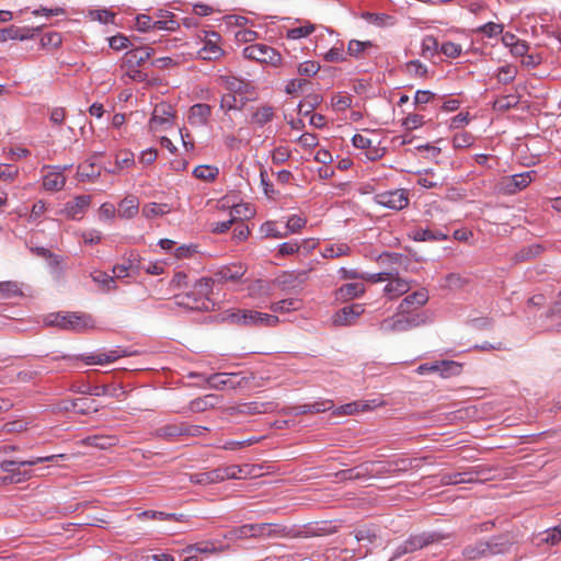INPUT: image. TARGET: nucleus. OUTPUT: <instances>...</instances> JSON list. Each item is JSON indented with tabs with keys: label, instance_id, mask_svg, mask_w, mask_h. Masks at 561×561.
<instances>
[{
	"label": "nucleus",
	"instance_id": "f257e3e1",
	"mask_svg": "<svg viewBox=\"0 0 561 561\" xmlns=\"http://www.w3.org/2000/svg\"><path fill=\"white\" fill-rule=\"evenodd\" d=\"M428 317L426 313H408L397 309L392 317L383 319L379 323V331L385 334L400 333L426 324Z\"/></svg>",
	"mask_w": 561,
	"mask_h": 561
},
{
	"label": "nucleus",
	"instance_id": "f03ea898",
	"mask_svg": "<svg viewBox=\"0 0 561 561\" xmlns=\"http://www.w3.org/2000/svg\"><path fill=\"white\" fill-rule=\"evenodd\" d=\"M512 543L503 537H495L488 541H477L472 545H468L462 550V556L467 560H478L483 558H490L496 554L506 553Z\"/></svg>",
	"mask_w": 561,
	"mask_h": 561
},
{
	"label": "nucleus",
	"instance_id": "7ed1b4c3",
	"mask_svg": "<svg viewBox=\"0 0 561 561\" xmlns=\"http://www.w3.org/2000/svg\"><path fill=\"white\" fill-rule=\"evenodd\" d=\"M226 320L244 327H276L279 323V319L275 314L247 309H237L229 312Z\"/></svg>",
	"mask_w": 561,
	"mask_h": 561
},
{
	"label": "nucleus",
	"instance_id": "20e7f679",
	"mask_svg": "<svg viewBox=\"0 0 561 561\" xmlns=\"http://www.w3.org/2000/svg\"><path fill=\"white\" fill-rule=\"evenodd\" d=\"M66 458V455L58 454V455H50L45 457H33L27 460H4L0 463L1 471L9 473L10 481L11 482H21L27 478L31 477V474L27 471L22 472L20 470L21 467L25 466H35L37 463L42 462H57L58 459Z\"/></svg>",
	"mask_w": 561,
	"mask_h": 561
},
{
	"label": "nucleus",
	"instance_id": "39448f33",
	"mask_svg": "<svg viewBox=\"0 0 561 561\" xmlns=\"http://www.w3.org/2000/svg\"><path fill=\"white\" fill-rule=\"evenodd\" d=\"M243 56L247 59L255 60L260 64L277 67L282 64L280 54L266 44H252L243 49Z\"/></svg>",
	"mask_w": 561,
	"mask_h": 561
},
{
	"label": "nucleus",
	"instance_id": "423d86ee",
	"mask_svg": "<svg viewBox=\"0 0 561 561\" xmlns=\"http://www.w3.org/2000/svg\"><path fill=\"white\" fill-rule=\"evenodd\" d=\"M174 111L171 104L161 102L153 108L149 127L152 131L165 130L173 125Z\"/></svg>",
	"mask_w": 561,
	"mask_h": 561
},
{
	"label": "nucleus",
	"instance_id": "0eeeda50",
	"mask_svg": "<svg viewBox=\"0 0 561 561\" xmlns=\"http://www.w3.org/2000/svg\"><path fill=\"white\" fill-rule=\"evenodd\" d=\"M203 46L197 51V58L202 60H217L224 55L220 46V35L217 32H205Z\"/></svg>",
	"mask_w": 561,
	"mask_h": 561
},
{
	"label": "nucleus",
	"instance_id": "6e6552de",
	"mask_svg": "<svg viewBox=\"0 0 561 561\" xmlns=\"http://www.w3.org/2000/svg\"><path fill=\"white\" fill-rule=\"evenodd\" d=\"M375 202L386 208L401 210L408 206L409 197L407 191L394 190L376 194Z\"/></svg>",
	"mask_w": 561,
	"mask_h": 561
},
{
	"label": "nucleus",
	"instance_id": "1a4fd4ad",
	"mask_svg": "<svg viewBox=\"0 0 561 561\" xmlns=\"http://www.w3.org/2000/svg\"><path fill=\"white\" fill-rule=\"evenodd\" d=\"M91 203L92 197L90 195H78L65 204L61 214L68 219L80 220L88 211Z\"/></svg>",
	"mask_w": 561,
	"mask_h": 561
},
{
	"label": "nucleus",
	"instance_id": "9d476101",
	"mask_svg": "<svg viewBox=\"0 0 561 561\" xmlns=\"http://www.w3.org/2000/svg\"><path fill=\"white\" fill-rule=\"evenodd\" d=\"M175 299L179 306L191 310L208 311L214 306L209 298H203L194 289L185 295H178Z\"/></svg>",
	"mask_w": 561,
	"mask_h": 561
},
{
	"label": "nucleus",
	"instance_id": "9b49d317",
	"mask_svg": "<svg viewBox=\"0 0 561 561\" xmlns=\"http://www.w3.org/2000/svg\"><path fill=\"white\" fill-rule=\"evenodd\" d=\"M447 535H443L440 533H423L420 535L411 536L404 542L408 546L409 552H414L430 545L440 542L444 539H447Z\"/></svg>",
	"mask_w": 561,
	"mask_h": 561
},
{
	"label": "nucleus",
	"instance_id": "f8f14e48",
	"mask_svg": "<svg viewBox=\"0 0 561 561\" xmlns=\"http://www.w3.org/2000/svg\"><path fill=\"white\" fill-rule=\"evenodd\" d=\"M410 289V280L401 277L398 272H392V275L389 277L383 288V293L389 299L392 300L407 294Z\"/></svg>",
	"mask_w": 561,
	"mask_h": 561
},
{
	"label": "nucleus",
	"instance_id": "ddd939ff",
	"mask_svg": "<svg viewBox=\"0 0 561 561\" xmlns=\"http://www.w3.org/2000/svg\"><path fill=\"white\" fill-rule=\"evenodd\" d=\"M365 311L364 305L353 304L351 306L343 307L333 317V323L340 327L353 325L356 319L362 316Z\"/></svg>",
	"mask_w": 561,
	"mask_h": 561
},
{
	"label": "nucleus",
	"instance_id": "4468645a",
	"mask_svg": "<svg viewBox=\"0 0 561 561\" xmlns=\"http://www.w3.org/2000/svg\"><path fill=\"white\" fill-rule=\"evenodd\" d=\"M42 30V26L36 27H18L11 25L7 28L0 30V43L8 39L26 41L34 38Z\"/></svg>",
	"mask_w": 561,
	"mask_h": 561
},
{
	"label": "nucleus",
	"instance_id": "2eb2a0df",
	"mask_svg": "<svg viewBox=\"0 0 561 561\" xmlns=\"http://www.w3.org/2000/svg\"><path fill=\"white\" fill-rule=\"evenodd\" d=\"M141 257L137 252L131 251L122 264L113 267L115 277L123 278L133 274H138L141 268Z\"/></svg>",
	"mask_w": 561,
	"mask_h": 561
},
{
	"label": "nucleus",
	"instance_id": "dca6fc26",
	"mask_svg": "<svg viewBox=\"0 0 561 561\" xmlns=\"http://www.w3.org/2000/svg\"><path fill=\"white\" fill-rule=\"evenodd\" d=\"M352 144L356 148L367 149L366 156L369 160H376L383 154V150L378 147V142L365 135L355 134Z\"/></svg>",
	"mask_w": 561,
	"mask_h": 561
},
{
	"label": "nucleus",
	"instance_id": "f3484780",
	"mask_svg": "<svg viewBox=\"0 0 561 561\" xmlns=\"http://www.w3.org/2000/svg\"><path fill=\"white\" fill-rule=\"evenodd\" d=\"M428 300L427 291L417 290L408 295L398 306L401 312L416 313L415 310L424 306Z\"/></svg>",
	"mask_w": 561,
	"mask_h": 561
},
{
	"label": "nucleus",
	"instance_id": "a211bd4d",
	"mask_svg": "<svg viewBox=\"0 0 561 561\" xmlns=\"http://www.w3.org/2000/svg\"><path fill=\"white\" fill-rule=\"evenodd\" d=\"M211 107L205 103L194 104L188 112L187 121L192 126L203 127L208 124Z\"/></svg>",
	"mask_w": 561,
	"mask_h": 561
},
{
	"label": "nucleus",
	"instance_id": "6ab92c4d",
	"mask_svg": "<svg viewBox=\"0 0 561 561\" xmlns=\"http://www.w3.org/2000/svg\"><path fill=\"white\" fill-rule=\"evenodd\" d=\"M127 356V353L123 350L115 348L105 352H96L87 355L84 360L88 365H105L115 362L116 359Z\"/></svg>",
	"mask_w": 561,
	"mask_h": 561
},
{
	"label": "nucleus",
	"instance_id": "aec40b11",
	"mask_svg": "<svg viewBox=\"0 0 561 561\" xmlns=\"http://www.w3.org/2000/svg\"><path fill=\"white\" fill-rule=\"evenodd\" d=\"M365 285L363 283H347L339 287L335 293V299L337 301H348L355 298H359L365 294Z\"/></svg>",
	"mask_w": 561,
	"mask_h": 561
},
{
	"label": "nucleus",
	"instance_id": "412c9836",
	"mask_svg": "<svg viewBox=\"0 0 561 561\" xmlns=\"http://www.w3.org/2000/svg\"><path fill=\"white\" fill-rule=\"evenodd\" d=\"M535 175L536 171H527L508 176L505 183L507 193L514 194L520 190L526 188L533 182Z\"/></svg>",
	"mask_w": 561,
	"mask_h": 561
},
{
	"label": "nucleus",
	"instance_id": "4be33fe9",
	"mask_svg": "<svg viewBox=\"0 0 561 561\" xmlns=\"http://www.w3.org/2000/svg\"><path fill=\"white\" fill-rule=\"evenodd\" d=\"M217 469L221 482L228 479H244L252 473V468L249 465H229Z\"/></svg>",
	"mask_w": 561,
	"mask_h": 561
},
{
	"label": "nucleus",
	"instance_id": "5701e85b",
	"mask_svg": "<svg viewBox=\"0 0 561 561\" xmlns=\"http://www.w3.org/2000/svg\"><path fill=\"white\" fill-rule=\"evenodd\" d=\"M237 374H213L207 378V383L210 388L222 390V389H236L240 382L234 381Z\"/></svg>",
	"mask_w": 561,
	"mask_h": 561
},
{
	"label": "nucleus",
	"instance_id": "b1692460",
	"mask_svg": "<svg viewBox=\"0 0 561 561\" xmlns=\"http://www.w3.org/2000/svg\"><path fill=\"white\" fill-rule=\"evenodd\" d=\"M334 408L331 400H320L313 403L300 404L293 408V414L295 416L307 414V413H321L330 411Z\"/></svg>",
	"mask_w": 561,
	"mask_h": 561
},
{
	"label": "nucleus",
	"instance_id": "393cba45",
	"mask_svg": "<svg viewBox=\"0 0 561 561\" xmlns=\"http://www.w3.org/2000/svg\"><path fill=\"white\" fill-rule=\"evenodd\" d=\"M409 237L417 242L444 241L448 236L442 231H433L431 229L414 228L409 232Z\"/></svg>",
	"mask_w": 561,
	"mask_h": 561
},
{
	"label": "nucleus",
	"instance_id": "a878e982",
	"mask_svg": "<svg viewBox=\"0 0 561 561\" xmlns=\"http://www.w3.org/2000/svg\"><path fill=\"white\" fill-rule=\"evenodd\" d=\"M66 184V176L58 168H53L47 174L44 175L43 186L47 191H60Z\"/></svg>",
	"mask_w": 561,
	"mask_h": 561
},
{
	"label": "nucleus",
	"instance_id": "bb28decb",
	"mask_svg": "<svg viewBox=\"0 0 561 561\" xmlns=\"http://www.w3.org/2000/svg\"><path fill=\"white\" fill-rule=\"evenodd\" d=\"M152 51L149 47L131 49L125 54V62L129 68L139 67L151 57Z\"/></svg>",
	"mask_w": 561,
	"mask_h": 561
},
{
	"label": "nucleus",
	"instance_id": "cd10ccee",
	"mask_svg": "<svg viewBox=\"0 0 561 561\" xmlns=\"http://www.w3.org/2000/svg\"><path fill=\"white\" fill-rule=\"evenodd\" d=\"M94 327V320L91 316L84 313H69L68 329L70 331L82 332Z\"/></svg>",
	"mask_w": 561,
	"mask_h": 561
},
{
	"label": "nucleus",
	"instance_id": "c85d7f7f",
	"mask_svg": "<svg viewBox=\"0 0 561 561\" xmlns=\"http://www.w3.org/2000/svg\"><path fill=\"white\" fill-rule=\"evenodd\" d=\"M158 20L154 22V27L161 31L174 32L180 27V23L174 19V14L167 10H159L157 12Z\"/></svg>",
	"mask_w": 561,
	"mask_h": 561
},
{
	"label": "nucleus",
	"instance_id": "c756f323",
	"mask_svg": "<svg viewBox=\"0 0 561 561\" xmlns=\"http://www.w3.org/2000/svg\"><path fill=\"white\" fill-rule=\"evenodd\" d=\"M351 253V247L344 242L327 243L321 250V256L324 259H337Z\"/></svg>",
	"mask_w": 561,
	"mask_h": 561
},
{
	"label": "nucleus",
	"instance_id": "7c9ffc66",
	"mask_svg": "<svg viewBox=\"0 0 561 561\" xmlns=\"http://www.w3.org/2000/svg\"><path fill=\"white\" fill-rule=\"evenodd\" d=\"M139 210V202L135 196H128L118 204V216L125 219L134 218Z\"/></svg>",
	"mask_w": 561,
	"mask_h": 561
},
{
	"label": "nucleus",
	"instance_id": "2f4dec72",
	"mask_svg": "<svg viewBox=\"0 0 561 561\" xmlns=\"http://www.w3.org/2000/svg\"><path fill=\"white\" fill-rule=\"evenodd\" d=\"M244 268L241 265L224 266L215 273L218 282H236L244 274Z\"/></svg>",
	"mask_w": 561,
	"mask_h": 561
},
{
	"label": "nucleus",
	"instance_id": "473e14b6",
	"mask_svg": "<svg viewBox=\"0 0 561 561\" xmlns=\"http://www.w3.org/2000/svg\"><path fill=\"white\" fill-rule=\"evenodd\" d=\"M82 443L99 449H107L118 443V438L114 435H92L85 437Z\"/></svg>",
	"mask_w": 561,
	"mask_h": 561
},
{
	"label": "nucleus",
	"instance_id": "72a5a7b5",
	"mask_svg": "<svg viewBox=\"0 0 561 561\" xmlns=\"http://www.w3.org/2000/svg\"><path fill=\"white\" fill-rule=\"evenodd\" d=\"M219 403V398L216 394H206L191 401L190 409L193 412H203L216 407Z\"/></svg>",
	"mask_w": 561,
	"mask_h": 561
},
{
	"label": "nucleus",
	"instance_id": "f704fd0d",
	"mask_svg": "<svg viewBox=\"0 0 561 561\" xmlns=\"http://www.w3.org/2000/svg\"><path fill=\"white\" fill-rule=\"evenodd\" d=\"M190 482L194 484L208 485L214 483H220V477L218 469H214L206 472H198L190 474Z\"/></svg>",
	"mask_w": 561,
	"mask_h": 561
},
{
	"label": "nucleus",
	"instance_id": "c9c22d12",
	"mask_svg": "<svg viewBox=\"0 0 561 561\" xmlns=\"http://www.w3.org/2000/svg\"><path fill=\"white\" fill-rule=\"evenodd\" d=\"M274 117V107L271 105L259 106L252 114V123L259 127H263Z\"/></svg>",
	"mask_w": 561,
	"mask_h": 561
},
{
	"label": "nucleus",
	"instance_id": "e433bc0d",
	"mask_svg": "<svg viewBox=\"0 0 561 561\" xmlns=\"http://www.w3.org/2000/svg\"><path fill=\"white\" fill-rule=\"evenodd\" d=\"M301 308V301L297 298L283 299L271 304L270 309L274 313H285L289 311L299 310Z\"/></svg>",
	"mask_w": 561,
	"mask_h": 561
},
{
	"label": "nucleus",
	"instance_id": "4c0bfd02",
	"mask_svg": "<svg viewBox=\"0 0 561 561\" xmlns=\"http://www.w3.org/2000/svg\"><path fill=\"white\" fill-rule=\"evenodd\" d=\"M378 537V529L375 526H364L355 531L356 541L363 542L365 547L374 543Z\"/></svg>",
	"mask_w": 561,
	"mask_h": 561
},
{
	"label": "nucleus",
	"instance_id": "58836bf2",
	"mask_svg": "<svg viewBox=\"0 0 561 561\" xmlns=\"http://www.w3.org/2000/svg\"><path fill=\"white\" fill-rule=\"evenodd\" d=\"M171 211V207L168 204L148 203L142 207V216L152 219L161 217Z\"/></svg>",
	"mask_w": 561,
	"mask_h": 561
},
{
	"label": "nucleus",
	"instance_id": "ea45409f",
	"mask_svg": "<svg viewBox=\"0 0 561 561\" xmlns=\"http://www.w3.org/2000/svg\"><path fill=\"white\" fill-rule=\"evenodd\" d=\"M247 102L244 96L234 93H226L220 101V107L225 111L241 110Z\"/></svg>",
	"mask_w": 561,
	"mask_h": 561
},
{
	"label": "nucleus",
	"instance_id": "a19ab883",
	"mask_svg": "<svg viewBox=\"0 0 561 561\" xmlns=\"http://www.w3.org/2000/svg\"><path fill=\"white\" fill-rule=\"evenodd\" d=\"M271 524L244 525L240 528L241 537H260L271 531Z\"/></svg>",
	"mask_w": 561,
	"mask_h": 561
},
{
	"label": "nucleus",
	"instance_id": "79ce46f5",
	"mask_svg": "<svg viewBox=\"0 0 561 561\" xmlns=\"http://www.w3.org/2000/svg\"><path fill=\"white\" fill-rule=\"evenodd\" d=\"M439 45L437 39L432 35H426L422 39L421 54L424 58H432L439 51Z\"/></svg>",
	"mask_w": 561,
	"mask_h": 561
},
{
	"label": "nucleus",
	"instance_id": "37998d69",
	"mask_svg": "<svg viewBox=\"0 0 561 561\" xmlns=\"http://www.w3.org/2000/svg\"><path fill=\"white\" fill-rule=\"evenodd\" d=\"M316 26L310 22H305L302 25L287 30L286 37L288 39H300L309 36Z\"/></svg>",
	"mask_w": 561,
	"mask_h": 561
},
{
	"label": "nucleus",
	"instance_id": "c03bdc74",
	"mask_svg": "<svg viewBox=\"0 0 561 561\" xmlns=\"http://www.w3.org/2000/svg\"><path fill=\"white\" fill-rule=\"evenodd\" d=\"M91 278L94 283H96L103 290L110 291L115 289V280L114 277L108 275L105 272L96 271L91 273Z\"/></svg>",
	"mask_w": 561,
	"mask_h": 561
},
{
	"label": "nucleus",
	"instance_id": "a18cd8bd",
	"mask_svg": "<svg viewBox=\"0 0 561 561\" xmlns=\"http://www.w3.org/2000/svg\"><path fill=\"white\" fill-rule=\"evenodd\" d=\"M460 371V365L454 360H438L437 371L443 378H448L453 375H457Z\"/></svg>",
	"mask_w": 561,
	"mask_h": 561
},
{
	"label": "nucleus",
	"instance_id": "49530a36",
	"mask_svg": "<svg viewBox=\"0 0 561 561\" xmlns=\"http://www.w3.org/2000/svg\"><path fill=\"white\" fill-rule=\"evenodd\" d=\"M355 551L348 548L337 550L336 548L328 549L325 552V561H346L353 559Z\"/></svg>",
	"mask_w": 561,
	"mask_h": 561
},
{
	"label": "nucleus",
	"instance_id": "de8ad7c7",
	"mask_svg": "<svg viewBox=\"0 0 561 561\" xmlns=\"http://www.w3.org/2000/svg\"><path fill=\"white\" fill-rule=\"evenodd\" d=\"M365 19L373 25L385 27L394 25V18L385 13H367Z\"/></svg>",
	"mask_w": 561,
	"mask_h": 561
},
{
	"label": "nucleus",
	"instance_id": "09e8293b",
	"mask_svg": "<svg viewBox=\"0 0 561 561\" xmlns=\"http://www.w3.org/2000/svg\"><path fill=\"white\" fill-rule=\"evenodd\" d=\"M373 47V43L369 41H357L351 39L347 45V55L353 56L355 58L360 57L367 48Z\"/></svg>",
	"mask_w": 561,
	"mask_h": 561
},
{
	"label": "nucleus",
	"instance_id": "8fccbe9b",
	"mask_svg": "<svg viewBox=\"0 0 561 561\" xmlns=\"http://www.w3.org/2000/svg\"><path fill=\"white\" fill-rule=\"evenodd\" d=\"M261 233L265 238H276L282 239L287 237V232L285 229L282 231L278 229L277 224L275 221H266L260 228Z\"/></svg>",
	"mask_w": 561,
	"mask_h": 561
},
{
	"label": "nucleus",
	"instance_id": "3c124183",
	"mask_svg": "<svg viewBox=\"0 0 561 561\" xmlns=\"http://www.w3.org/2000/svg\"><path fill=\"white\" fill-rule=\"evenodd\" d=\"M69 313H50L45 318V324L49 327H57L62 330L68 329Z\"/></svg>",
	"mask_w": 561,
	"mask_h": 561
},
{
	"label": "nucleus",
	"instance_id": "603ef678",
	"mask_svg": "<svg viewBox=\"0 0 561 561\" xmlns=\"http://www.w3.org/2000/svg\"><path fill=\"white\" fill-rule=\"evenodd\" d=\"M218 173V168L213 165H198L193 171L194 176L204 181L215 180Z\"/></svg>",
	"mask_w": 561,
	"mask_h": 561
},
{
	"label": "nucleus",
	"instance_id": "864d4df0",
	"mask_svg": "<svg viewBox=\"0 0 561 561\" xmlns=\"http://www.w3.org/2000/svg\"><path fill=\"white\" fill-rule=\"evenodd\" d=\"M78 176L81 181H90L100 176V170L93 163H83L78 167Z\"/></svg>",
	"mask_w": 561,
	"mask_h": 561
},
{
	"label": "nucleus",
	"instance_id": "5fc2aeb1",
	"mask_svg": "<svg viewBox=\"0 0 561 561\" xmlns=\"http://www.w3.org/2000/svg\"><path fill=\"white\" fill-rule=\"evenodd\" d=\"M307 224V219L299 215H291L288 217L285 226V232L287 236L289 233H296L301 230Z\"/></svg>",
	"mask_w": 561,
	"mask_h": 561
},
{
	"label": "nucleus",
	"instance_id": "6e6d98bb",
	"mask_svg": "<svg viewBox=\"0 0 561 561\" xmlns=\"http://www.w3.org/2000/svg\"><path fill=\"white\" fill-rule=\"evenodd\" d=\"M213 278L203 277L195 282L193 289L197 295L202 296L203 298H209V295L213 291Z\"/></svg>",
	"mask_w": 561,
	"mask_h": 561
},
{
	"label": "nucleus",
	"instance_id": "4d7b16f0",
	"mask_svg": "<svg viewBox=\"0 0 561 561\" xmlns=\"http://www.w3.org/2000/svg\"><path fill=\"white\" fill-rule=\"evenodd\" d=\"M517 75V68L512 65H505L497 69V80L501 83L507 84L512 82Z\"/></svg>",
	"mask_w": 561,
	"mask_h": 561
},
{
	"label": "nucleus",
	"instance_id": "13d9d810",
	"mask_svg": "<svg viewBox=\"0 0 561 561\" xmlns=\"http://www.w3.org/2000/svg\"><path fill=\"white\" fill-rule=\"evenodd\" d=\"M407 72L416 78H424L427 75V67L420 60H410L405 64Z\"/></svg>",
	"mask_w": 561,
	"mask_h": 561
},
{
	"label": "nucleus",
	"instance_id": "bf43d9fd",
	"mask_svg": "<svg viewBox=\"0 0 561 561\" xmlns=\"http://www.w3.org/2000/svg\"><path fill=\"white\" fill-rule=\"evenodd\" d=\"M89 16L93 21H98L102 24L114 23L115 13L106 9L91 10Z\"/></svg>",
	"mask_w": 561,
	"mask_h": 561
},
{
	"label": "nucleus",
	"instance_id": "052dcab7",
	"mask_svg": "<svg viewBox=\"0 0 561 561\" xmlns=\"http://www.w3.org/2000/svg\"><path fill=\"white\" fill-rule=\"evenodd\" d=\"M417 184L425 188H433L437 187L442 183L439 178H437L433 171L426 170L424 174H420Z\"/></svg>",
	"mask_w": 561,
	"mask_h": 561
},
{
	"label": "nucleus",
	"instance_id": "680f3d73",
	"mask_svg": "<svg viewBox=\"0 0 561 561\" xmlns=\"http://www.w3.org/2000/svg\"><path fill=\"white\" fill-rule=\"evenodd\" d=\"M469 473L467 472H448L443 473L440 477V482L444 484H459V483H466L470 481L469 478H467Z\"/></svg>",
	"mask_w": 561,
	"mask_h": 561
},
{
	"label": "nucleus",
	"instance_id": "e2e57ef3",
	"mask_svg": "<svg viewBox=\"0 0 561 561\" xmlns=\"http://www.w3.org/2000/svg\"><path fill=\"white\" fill-rule=\"evenodd\" d=\"M346 53L344 51L343 45L341 44L339 47L334 46L329 49L323 58L328 62H343L346 60Z\"/></svg>",
	"mask_w": 561,
	"mask_h": 561
},
{
	"label": "nucleus",
	"instance_id": "0e129e2a",
	"mask_svg": "<svg viewBox=\"0 0 561 561\" xmlns=\"http://www.w3.org/2000/svg\"><path fill=\"white\" fill-rule=\"evenodd\" d=\"M229 92L234 93L239 96H243L244 93L249 91L250 84L244 82L243 80L231 78L227 81Z\"/></svg>",
	"mask_w": 561,
	"mask_h": 561
},
{
	"label": "nucleus",
	"instance_id": "69168bd1",
	"mask_svg": "<svg viewBox=\"0 0 561 561\" xmlns=\"http://www.w3.org/2000/svg\"><path fill=\"white\" fill-rule=\"evenodd\" d=\"M21 290L14 282H2L0 283V299L11 298L19 296Z\"/></svg>",
	"mask_w": 561,
	"mask_h": 561
},
{
	"label": "nucleus",
	"instance_id": "338daca9",
	"mask_svg": "<svg viewBox=\"0 0 561 561\" xmlns=\"http://www.w3.org/2000/svg\"><path fill=\"white\" fill-rule=\"evenodd\" d=\"M61 35L57 32H49L42 36L41 45L45 48H57L61 45Z\"/></svg>",
	"mask_w": 561,
	"mask_h": 561
},
{
	"label": "nucleus",
	"instance_id": "774afa93",
	"mask_svg": "<svg viewBox=\"0 0 561 561\" xmlns=\"http://www.w3.org/2000/svg\"><path fill=\"white\" fill-rule=\"evenodd\" d=\"M540 540L550 545L558 543L561 540V525L547 529Z\"/></svg>",
	"mask_w": 561,
	"mask_h": 561
}]
</instances>
